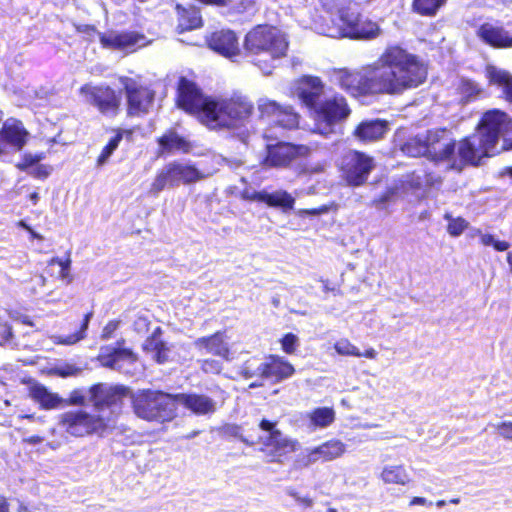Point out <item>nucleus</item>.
<instances>
[{
	"instance_id": "f257e3e1",
	"label": "nucleus",
	"mask_w": 512,
	"mask_h": 512,
	"mask_svg": "<svg viewBox=\"0 0 512 512\" xmlns=\"http://www.w3.org/2000/svg\"><path fill=\"white\" fill-rule=\"evenodd\" d=\"M328 89L339 88L353 97L401 95L422 85L428 70L422 59L400 44L385 47L366 72L334 68L326 72Z\"/></svg>"
},
{
	"instance_id": "f03ea898",
	"label": "nucleus",
	"mask_w": 512,
	"mask_h": 512,
	"mask_svg": "<svg viewBox=\"0 0 512 512\" xmlns=\"http://www.w3.org/2000/svg\"><path fill=\"white\" fill-rule=\"evenodd\" d=\"M505 118L506 113L498 109L485 112L477 131L459 141L455 156L450 160L451 166L458 169L479 166L481 160L488 157L489 151L496 146Z\"/></svg>"
},
{
	"instance_id": "7ed1b4c3",
	"label": "nucleus",
	"mask_w": 512,
	"mask_h": 512,
	"mask_svg": "<svg viewBox=\"0 0 512 512\" xmlns=\"http://www.w3.org/2000/svg\"><path fill=\"white\" fill-rule=\"evenodd\" d=\"M287 50L285 35L270 24L253 26L243 40L244 54L267 75L272 72L273 61L284 57Z\"/></svg>"
},
{
	"instance_id": "20e7f679",
	"label": "nucleus",
	"mask_w": 512,
	"mask_h": 512,
	"mask_svg": "<svg viewBox=\"0 0 512 512\" xmlns=\"http://www.w3.org/2000/svg\"><path fill=\"white\" fill-rule=\"evenodd\" d=\"M380 33L381 28L377 22L360 12L352 11L349 6L322 17V35L326 37L371 40Z\"/></svg>"
},
{
	"instance_id": "39448f33",
	"label": "nucleus",
	"mask_w": 512,
	"mask_h": 512,
	"mask_svg": "<svg viewBox=\"0 0 512 512\" xmlns=\"http://www.w3.org/2000/svg\"><path fill=\"white\" fill-rule=\"evenodd\" d=\"M254 113V104L241 93L214 96L212 112L206 127L213 130L235 129L243 126Z\"/></svg>"
},
{
	"instance_id": "423d86ee",
	"label": "nucleus",
	"mask_w": 512,
	"mask_h": 512,
	"mask_svg": "<svg viewBox=\"0 0 512 512\" xmlns=\"http://www.w3.org/2000/svg\"><path fill=\"white\" fill-rule=\"evenodd\" d=\"M135 415L148 422L165 423L176 416V397L158 389L145 388L131 394Z\"/></svg>"
},
{
	"instance_id": "0eeeda50",
	"label": "nucleus",
	"mask_w": 512,
	"mask_h": 512,
	"mask_svg": "<svg viewBox=\"0 0 512 512\" xmlns=\"http://www.w3.org/2000/svg\"><path fill=\"white\" fill-rule=\"evenodd\" d=\"M213 100L214 96L205 94L195 81L185 76L178 78L175 93L176 106L205 126L212 112Z\"/></svg>"
},
{
	"instance_id": "6e6552de",
	"label": "nucleus",
	"mask_w": 512,
	"mask_h": 512,
	"mask_svg": "<svg viewBox=\"0 0 512 512\" xmlns=\"http://www.w3.org/2000/svg\"><path fill=\"white\" fill-rule=\"evenodd\" d=\"M119 82L126 100V115L131 118L148 115L156 100V90L152 85L143 81L141 76H121Z\"/></svg>"
},
{
	"instance_id": "1a4fd4ad",
	"label": "nucleus",
	"mask_w": 512,
	"mask_h": 512,
	"mask_svg": "<svg viewBox=\"0 0 512 512\" xmlns=\"http://www.w3.org/2000/svg\"><path fill=\"white\" fill-rule=\"evenodd\" d=\"M58 425L63 432L74 438L103 435L109 428L107 418L83 409L63 412L59 415Z\"/></svg>"
},
{
	"instance_id": "9d476101",
	"label": "nucleus",
	"mask_w": 512,
	"mask_h": 512,
	"mask_svg": "<svg viewBox=\"0 0 512 512\" xmlns=\"http://www.w3.org/2000/svg\"><path fill=\"white\" fill-rule=\"evenodd\" d=\"M337 168L342 179L352 187L366 184L375 168L374 158L365 152L350 149L343 153L338 160Z\"/></svg>"
},
{
	"instance_id": "9b49d317",
	"label": "nucleus",
	"mask_w": 512,
	"mask_h": 512,
	"mask_svg": "<svg viewBox=\"0 0 512 512\" xmlns=\"http://www.w3.org/2000/svg\"><path fill=\"white\" fill-rule=\"evenodd\" d=\"M204 178V175L194 166L178 162L168 163L156 173L151 183L150 192L157 195L165 187L178 186L180 182L190 184Z\"/></svg>"
},
{
	"instance_id": "f8f14e48",
	"label": "nucleus",
	"mask_w": 512,
	"mask_h": 512,
	"mask_svg": "<svg viewBox=\"0 0 512 512\" xmlns=\"http://www.w3.org/2000/svg\"><path fill=\"white\" fill-rule=\"evenodd\" d=\"M80 93L84 95L87 102L105 116H116L121 107L119 93L110 85H89L81 86Z\"/></svg>"
},
{
	"instance_id": "ddd939ff",
	"label": "nucleus",
	"mask_w": 512,
	"mask_h": 512,
	"mask_svg": "<svg viewBox=\"0 0 512 512\" xmlns=\"http://www.w3.org/2000/svg\"><path fill=\"white\" fill-rule=\"evenodd\" d=\"M129 393V388L124 385H108L99 382L89 387L88 400L93 408L100 412L105 408L121 406Z\"/></svg>"
},
{
	"instance_id": "4468645a",
	"label": "nucleus",
	"mask_w": 512,
	"mask_h": 512,
	"mask_svg": "<svg viewBox=\"0 0 512 512\" xmlns=\"http://www.w3.org/2000/svg\"><path fill=\"white\" fill-rule=\"evenodd\" d=\"M427 157L436 162L452 160L455 156L456 141L449 136L446 128L430 129L425 134Z\"/></svg>"
},
{
	"instance_id": "2eb2a0df",
	"label": "nucleus",
	"mask_w": 512,
	"mask_h": 512,
	"mask_svg": "<svg viewBox=\"0 0 512 512\" xmlns=\"http://www.w3.org/2000/svg\"><path fill=\"white\" fill-rule=\"evenodd\" d=\"M30 133L19 119H8L0 128V156L9 151H21L29 141Z\"/></svg>"
},
{
	"instance_id": "dca6fc26",
	"label": "nucleus",
	"mask_w": 512,
	"mask_h": 512,
	"mask_svg": "<svg viewBox=\"0 0 512 512\" xmlns=\"http://www.w3.org/2000/svg\"><path fill=\"white\" fill-rule=\"evenodd\" d=\"M126 341L121 338L116 341L115 346H104L101 348L97 360L102 367L120 370L124 363L134 365L139 357L131 348L124 347Z\"/></svg>"
},
{
	"instance_id": "f3484780",
	"label": "nucleus",
	"mask_w": 512,
	"mask_h": 512,
	"mask_svg": "<svg viewBox=\"0 0 512 512\" xmlns=\"http://www.w3.org/2000/svg\"><path fill=\"white\" fill-rule=\"evenodd\" d=\"M146 43V37L138 31H108L100 35V44L103 48L116 51L133 52L137 48L143 47Z\"/></svg>"
},
{
	"instance_id": "a211bd4d",
	"label": "nucleus",
	"mask_w": 512,
	"mask_h": 512,
	"mask_svg": "<svg viewBox=\"0 0 512 512\" xmlns=\"http://www.w3.org/2000/svg\"><path fill=\"white\" fill-rule=\"evenodd\" d=\"M206 44L212 51L228 59H234L241 55L238 36L231 29L211 32L206 37Z\"/></svg>"
},
{
	"instance_id": "6ab92c4d",
	"label": "nucleus",
	"mask_w": 512,
	"mask_h": 512,
	"mask_svg": "<svg viewBox=\"0 0 512 512\" xmlns=\"http://www.w3.org/2000/svg\"><path fill=\"white\" fill-rule=\"evenodd\" d=\"M298 442L283 437L282 432H274L268 435L261 448L268 462L283 463L289 455L297 450Z\"/></svg>"
},
{
	"instance_id": "aec40b11",
	"label": "nucleus",
	"mask_w": 512,
	"mask_h": 512,
	"mask_svg": "<svg viewBox=\"0 0 512 512\" xmlns=\"http://www.w3.org/2000/svg\"><path fill=\"white\" fill-rule=\"evenodd\" d=\"M296 91L302 103L317 117H320V78L302 76L297 81Z\"/></svg>"
},
{
	"instance_id": "412c9836",
	"label": "nucleus",
	"mask_w": 512,
	"mask_h": 512,
	"mask_svg": "<svg viewBox=\"0 0 512 512\" xmlns=\"http://www.w3.org/2000/svg\"><path fill=\"white\" fill-rule=\"evenodd\" d=\"M389 131V123L385 119H365L359 122L352 136L360 143L367 144L377 142L384 138Z\"/></svg>"
},
{
	"instance_id": "4be33fe9",
	"label": "nucleus",
	"mask_w": 512,
	"mask_h": 512,
	"mask_svg": "<svg viewBox=\"0 0 512 512\" xmlns=\"http://www.w3.org/2000/svg\"><path fill=\"white\" fill-rule=\"evenodd\" d=\"M299 154L298 147L288 142H278L266 146L263 163L268 167H287Z\"/></svg>"
},
{
	"instance_id": "5701e85b",
	"label": "nucleus",
	"mask_w": 512,
	"mask_h": 512,
	"mask_svg": "<svg viewBox=\"0 0 512 512\" xmlns=\"http://www.w3.org/2000/svg\"><path fill=\"white\" fill-rule=\"evenodd\" d=\"M476 35L483 43L492 48L506 49L512 47V36L503 26L485 22L478 27Z\"/></svg>"
},
{
	"instance_id": "b1692460",
	"label": "nucleus",
	"mask_w": 512,
	"mask_h": 512,
	"mask_svg": "<svg viewBox=\"0 0 512 512\" xmlns=\"http://www.w3.org/2000/svg\"><path fill=\"white\" fill-rule=\"evenodd\" d=\"M351 114L347 100L342 95H334L322 100V122L329 127L344 121Z\"/></svg>"
},
{
	"instance_id": "393cba45",
	"label": "nucleus",
	"mask_w": 512,
	"mask_h": 512,
	"mask_svg": "<svg viewBox=\"0 0 512 512\" xmlns=\"http://www.w3.org/2000/svg\"><path fill=\"white\" fill-rule=\"evenodd\" d=\"M257 370L260 377L271 379L274 382L290 377L295 371L288 361L277 355H269Z\"/></svg>"
},
{
	"instance_id": "a878e982",
	"label": "nucleus",
	"mask_w": 512,
	"mask_h": 512,
	"mask_svg": "<svg viewBox=\"0 0 512 512\" xmlns=\"http://www.w3.org/2000/svg\"><path fill=\"white\" fill-rule=\"evenodd\" d=\"M194 345L199 350H205L206 353L218 356L224 360H230L231 350L226 342L225 330H219L211 335L200 337L194 341Z\"/></svg>"
},
{
	"instance_id": "bb28decb",
	"label": "nucleus",
	"mask_w": 512,
	"mask_h": 512,
	"mask_svg": "<svg viewBox=\"0 0 512 512\" xmlns=\"http://www.w3.org/2000/svg\"><path fill=\"white\" fill-rule=\"evenodd\" d=\"M176 31L179 34L195 30L203 26V19L200 9L195 5L184 6L176 4Z\"/></svg>"
},
{
	"instance_id": "cd10ccee",
	"label": "nucleus",
	"mask_w": 512,
	"mask_h": 512,
	"mask_svg": "<svg viewBox=\"0 0 512 512\" xmlns=\"http://www.w3.org/2000/svg\"><path fill=\"white\" fill-rule=\"evenodd\" d=\"M485 77L488 85L501 90V97L508 103H512V74L494 65L485 67Z\"/></svg>"
},
{
	"instance_id": "c85d7f7f",
	"label": "nucleus",
	"mask_w": 512,
	"mask_h": 512,
	"mask_svg": "<svg viewBox=\"0 0 512 512\" xmlns=\"http://www.w3.org/2000/svg\"><path fill=\"white\" fill-rule=\"evenodd\" d=\"M176 402L180 403L196 415H205L215 412V402L208 396L197 393H181L175 395Z\"/></svg>"
},
{
	"instance_id": "c756f323",
	"label": "nucleus",
	"mask_w": 512,
	"mask_h": 512,
	"mask_svg": "<svg viewBox=\"0 0 512 512\" xmlns=\"http://www.w3.org/2000/svg\"><path fill=\"white\" fill-rule=\"evenodd\" d=\"M156 141L158 143L159 152L161 154H170L175 151L189 153L192 149L191 142L184 136L178 134L175 129L166 130L160 137L157 138Z\"/></svg>"
},
{
	"instance_id": "7c9ffc66",
	"label": "nucleus",
	"mask_w": 512,
	"mask_h": 512,
	"mask_svg": "<svg viewBox=\"0 0 512 512\" xmlns=\"http://www.w3.org/2000/svg\"><path fill=\"white\" fill-rule=\"evenodd\" d=\"M161 334V328H155L142 345L143 351L152 353L153 360L158 364H164L169 359V347L161 339Z\"/></svg>"
},
{
	"instance_id": "2f4dec72",
	"label": "nucleus",
	"mask_w": 512,
	"mask_h": 512,
	"mask_svg": "<svg viewBox=\"0 0 512 512\" xmlns=\"http://www.w3.org/2000/svg\"><path fill=\"white\" fill-rule=\"evenodd\" d=\"M28 391L30 398L38 403L42 409H54L63 402L58 394L50 392L44 385L39 383H34L29 387Z\"/></svg>"
},
{
	"instance_id": "473e14b6",
	"label": "nucleus",
	"mask_w": 512,
	"mask_h": 512,
	"mask_svg": "<svg viewBox=\"0 0 512 512\" xmlns=\"http://www.w3.org/2000/svg\"><path fill=\"white\" fill-rule=\"evenodd\" d=\"M380 478L385 484L405 486L410 482L409 474L404 465L385 466L380 473Z\"/></svg>"
},
{
	"instance_id": "72a5a7b5",
	"label": "nucleus",
	"mask_w": 512,
	"mask_h": 512,
	"mask_svg": "<svg viewBox=\"0 0 512 512\" xmlns=\"http://www.w3.org/2000/svg\"><path fill=\"white\" fill-rule=\"evenodd\" d=\"M269 207L282 208L283 210L293 209L295 199L285 190H278L269 193L263 190V202Z\"/></svg>"
},
{
	"instance_id": "f704fd0d",
	"label": "nucleus",
	"mask_w": 512,
	"mask_h": 512,
	"mask_svg": "<svg viewBox=\"0 0 512 512\" xmlns=\"http://www.w3.org/2000/svg\"><path fill=\"white\" fill-rule=\"evenodd\" d=\"M448 0H412L411 9L423 17H435Z\"/></svg>"
},
{
	"instance_id": "c9c22d12",
	"label": "nucleus",
	"mask_w": 512,
	"mask_h": 512,
	"mask_svg": "<svg viewBox=\"0 0 512 512\" xmlns=\"http://www.w3.org/2000/svg\"><path fill=\"white\" fill-rule=\"evenodd\" d=\"M299 114L296 113L292 106L284 105L274 119V126L281 127L286 130H293L299 127Z\"/></svg>"
},
{
	"instance_id": "e433bc0d",
	"label": "nucleus",
	"mask_w": 512,
	"mask_h": 512,
	"mask_svg": "<svg viewBox=\"0 0 512 512\" xmlns=\"http://www.w3.org/2000/svg\"><path fill=\"white\" fill-rule=\"evenodd\" d=\"M401 151L409 157H427L425 135L410 137L402 144Z\"/></svg>"
},
{
	"instance_id": "4c0bfd02",
	"label": "nucleus",
	"mask_w": 512,
	"mask_h": 512,
	"mask_svg": "<svg viewBox=\"0 0 512 512\" xmlns=\"http://www.w3.org/2000/svg\"><path fill=\"white\" fill-rule=\"evenodd\" d=\"M46 158L45 152L38 153H30L25 152L20 156L18 162H16L15 167L20 172L29 173L31 169H33L37 164H39L42 160Z\"/></svg>"
},
{
	"instance_id": "58836bf2",
	"label": "nucleus",
	"mask_w": 512,
	"mask_h": 512,
	"mask_svg": "<svg viewBox=\"0 0 512 512\" xmlns=\"http://www.w3.org/2000/svg\"><path fill=\"white\" fill-rule=\"evenodd\" d=\"M71 263L72 260L69 253L64 259L59 257H52L48 260V266L58 265L60 267L56 278L64 281L66 284H70L73 280V277L70 274Z\"/></svg>"
},
{
	"instance_id": "ea45409f",
	"label": "nucleus",
	"mask_w": 512,
	"mask_h": 512,
	"mask_svg": "<svg viewBox=\"0 0 512 512\" xmlns=\"http://www.w3.org/2000/svg\"><path fill=\"white\" fill-rule=\"evenodd\" d=\"M345 452V445L340 440H329L322 443V460L331 461L340 456Z\"/></svg>"
},
{
	"instance_id": "a19ab883",
	"label": "nucleus",
	"mask_w": 512,
	"mask_h": 512,
	"mask_svg": "<svg viewBox=\"0 0 512 512\" xmlns=\"http://www.w3.org/2000/svg\"><path fill=\"white\" fill-rule=\"evenodd\" d=\"M283 106L274 100H263L258 104L259 119L272 121V124H274V119Z\"/></svg>"
},
{
	"instance_id": "79ce46f5",
	"label": "nucleus",
	"mask_w": 512,
	"mask_h": 512,
	"mask_svg": "<svg viewBox=\"0 0 512 512\" xmlns=\"http://www.w3.org/2000/svg\"><path fill=\"white\" fill-rule=\"evenodd\" d=\"M121 142V134L114 135L108 143L102 148L100 154L96 159L97 166H102L106 163L108 158L114 153V151L118 148L119 143Z\"/></svg>"
},
{
	"instance_id": "37998d69",
	"label": "nucleus",
	"mask_w": 512,
	"mask_h": 512,
	"mask_svg": "<svg viewBox=\"0 0 512 512\" xmlns=\"http://www.w3.org/2000/svg\"><path fill=\"white\" fill-rule=\"evenodd\" d=\"M93 313L92 311L86 313L84 315V318L82 320L81 326L78 331H76L74 334H71L67 336L66 338L62 339L60 343L66 344V345H72L77 343L78 341L82 340L86 336V330L88 328V324L90 321V318L92 317Z\"/></svg>"
},
{
	"instance_id": "c03bdc74",
	"label": "nucleus",
	"mask_w": 512,
	"mask_h": 512,
	"mask_svg": "<svg viewBox=\"0 0 512 512\" xmlns=\"http://www.w3.org/2000/svg\"><path fill=\"white\" fill-rule=\"evenodd\" d=\"M73 26L75 32L82 35V38L89 43L94 42L96 38L100 40V35L103 34L93 24H74Z\"/></svg>"
},
{
	"instance_id": "a18cd8bd",
	"label": "nucleus",
	"mask_w": 512,
	"mask_h": 512,
	"mask_svg": "<svg viewBox=\"0 0 512 512\" xmlns=\"http://www.w3.org/2000/svg\"><path fill=\"white\" fill-rule=\"evenodd\" d=\"M334 347L340 355L360 357V350L347 339L337 341Z\"/></svg>"
},
{
	"instance_id": "49530a36",
	"label": "nucleus",
	"mask_w": 512,
	"mask_h": 512,
	"mask_svg": "<svg viewBox=\"0 0 512 512\" xmlns=\"http://www.w3.org/2000/svg\"><path fill=\"white\" fill-rule=\"evenodd\" d=\"M200 369L205 374L218 375L223 370V364L219 360L206 358L200 361Z\"/></svg>"
},
{
	"instance_id": "de8ad7c7",
	"label": "nucleus",
	"mask_w": 512,
	"mask_h": 512,
	"mask_svg": "<svg viewBox=\"0 0 512 512\" xmlns=\"http://www.w3.org/2000/svg\"><path fill=\"white\" fill-rule=\"evenodd\" d=\"M302 426L308 431H315L320 426V407L307 413L302 418Z\"/></svg>"
},
{
	"instance_id": "09e8293b",
	"label": "nucleus",
	"mask_w": 512,
	"mask_h": 512,
	"mask_svg": "<svg viewBox=\"0 0 512 512\" xmlns=\"http://www.w3.org/2000/svg\"><path fill=\"white\" fill-rule=\"evenodd\" d=\"M468 227V222L462 218H453L448 222L447 231L451 236L457 237L461 235Z\"/></svg>"
},
{
	"instance_id": "8fccbe9b",
	"label": "nucleus",
	"mask_w": 512,
	"mask_h": 512,
	"mask_svg": "<svg viewBox=\"0 0 512 512\" xmlns=\"http://www.w3.org/2000/svg\"><path fill=\"white\" fill-rule=\"evenodd\" d=\"M281 348L286 354H293L298 346V338L293 333H286L280 339Z\"/></svg>"
},
{
	"instance_id": "3c124183",
	"label": "nucleus",
	"mask_w": 512,
	"mask_h": 512,
	"mask_svg": "<svg viewBox=\"0 0 512 512\" xmlns=\"http://www.w3.org/2000/svg\"><path fill=\"white\" fill-rule=\"evenodd\" d=\"M52 171L53 167L51 165L42 164L40 162L33 169H31L28 175L34 179L45 180L51 175Z\"/></svg>"
},
{
	"instance_id": "603ef678",
	"label": "nucleus",
	"mask_w": 512,
	"mask_h": 512,
	"mask_svg": "<svg viewBox=\"0 0 512 512\" xmlns=\"http://www.w3.org/2000/svg\"><path fill=\"white\" fill-rule=\"evenodd\" d=\"M66 405L82 407L86 405V397L81 389H74L65 400Z\"/></svg>"
},
{
	"instance_id": "864d4df0",
	"label": "nucleus",
	"mask_w": 512,
	"mask_h": 512,
	"mask_svg": "<svg viewBox=\"0 0 512 512\" xmlns=\"http://www.w3.org/2000/svg\"><path fill=\"white\" fill-rule=\"evenodd\" d=\"M13 328L7 320H0V346H4L13 338Z\"/></svg>"
},
{
	"instance_id": "5fc2aeb1",
	"label": "nucleus",
	"mask_w": 512,
	"mask_h": 512,
	"mask_svg": "<svg viewBox=\"0 0 512 512\" xmlns=\"http://www.w3.org/2000/svg\"><path fill=\"white\" fill-rule=\"evenodd\" d=\"M121 321L119 319L109 320L102 328L100 338L102 340H109L113 338L116 330L119 328Z\"/></svg>"
},
{
	"instance_id": "6e6d98bb",
	"label": "nucleus",
	"mask_w": 512,
	"mask_h": 512,
	"mask_svg": "<svg viewBox=\"0 0 512 512\" xmlns=\"http://www.w3.org/2000/svg\"><path fill=\"white\" fill-rule=\"evenodd\" d=\"M498 434L506 440H512V422L503 421L496 425Z\"/></svg>"
},
{
	"instance_id": "4d7b16f0",
	"label": "nucleus",
	"mask_w": 512,
	"mask_h": 512,
	"mask_svg": "<svg viewBox=\"0 0 512 512\" xmlns=\"http://www.w3.org/2000/svg\"><path fill=\"white\" fill-rule=\"evenodd\" d=\"M343 0H322V8L326 10V15L329 13H336L338 9L342 8Z\"/></svg>"
},
{
	"instance_id": "13d9d810",
	"label": "nucleus",
	"mask_w": 512,
	"mask_h": 512,
	"mask_svg": "<svg viewBox=\"0 0 512 512\" xmlns=\"http://www.w3.org/2000/svg\"><path fill=\"white\" fill-rule=\"evenodd\" d=\"M277 422L270 421L268 419L263 418L259 422V428L262 431L269 432V435H272L274 432H281L279 429L276 428Z\"/></svg>"
},
{
	"instance_id": "bf43d9fd",
	"label": "nucleus",
	"mask_w": 512,
	"mask_h": 512,
	"mask_svg": "<svg viewBox=\"0 0 512 512\" xmlns=\"http://www.w3.org/2000/svg\"><path fill=\"white\" fill-rule=\"evenodd\" d=\"M335 419V413L332 408L322 407V427L330 425Z\"/></svg>"
},
{
	"instance_id": "052dcab7",
	"label": "nucleus",
	"mask_w": 512,
	"mask_h": 512,
	"mask_svg": "<svg viewBox=\"0 0 512 512\" xmlns=\"http://www.w3.org/2000/svg\"><path fill=\"white\" fill-rule=\"evenodd\" d=\"M242 198L247 201H256L263 202V190L262 191H254V192H242Z\"/></svg>"
},
{
	"instance_id": "680f3d73",
	"label": "nucleus",
	"mask_w": 512,
	"mask_h": 512,
	"mask_svg": "<svg viewBox=\"0 0 512 512\" xmlns=\"http://www.w3.org/2000/svg\"><path fill=\"white\" fill-rule=\"evenodd\" d=\"M462 87L470 94H479L481 92V88L472 80H463Z\"/></svg>"
},
{
	"instance_id": "e2e57ef3",
	"label": "nucleus",
	"mask_w": 512,
	"mask_h": 512,
	"mask_svg": "<svg viewBox=\"0 0 512 512\" xmlns=\"http://www.w3.org/2000/svg\"><path fill=\"white\" fill-rule=\"evenodd\" d=\"M509 247H510L509 242H507L505 240H494L493 248L496 251L503 252V251L508 250Z\"/></svg>"
},
{
	"instance_id": "0e129e2a",
	"label": "nucleus",
	"mask_w": 512,
	"mask_h": 512,
	"mask_svg": "<svg viewBox=\"0 0 512 512\" xmlns=\"http://www.w3.org/2000/svg\"><path fill=\"white\" fill-rule=\"evenodd\" d=\"M115 135L121 134V140L125 137L128 140H131L134 134V130L132 128L129 129H121L117 128L114 130Z\"/></svg>"
},
{
	"instance_id": "69168bd1",
	"label": "nucleus",
	"mask_w": 512,
	"mask_h": 512,
	"mask_svg": "<svg viewBox=\"0 0 512 512\" xmlns=\"http://www.w3.org/2000/svg\"><path fill=\"white\" fill-rule=\"evenodd\" d=\"M410 506L420 505V506H430L431 503L426 500L424 497L415 496L412 497L410 502Z\"/></svg>"
},
{
	"instance_id": "338daca9",
	"label": "nucleus",
	"mask_w": 512,
	"mask_h": 512,
	"mask_svg": "<svg viewBox=\"0 0 512 512\" xmlns=\"http://www.w3.org/2000/svg\"><path fill=\"white\" fill-rule=\"evenodd\" d=\"M0 512H10L9 502L3 495H0Z\"/></svg>"
},
{
	"instance_id": "774afa93",
	"label": "nucleus",
	"mask_w": 512,
	"mask_h": 512,
	"mask_svg": "<svg viewBox=\"0 0 512 512\" xmlns=\"http://www.w3.org/2000/svg\"><path fill=\"white\" fill-rule=\"evenodd\" d=\"M481 243L485 246H493L494 237L491 234H484L481 236Z\"/></svg>"
}]
</instances>
